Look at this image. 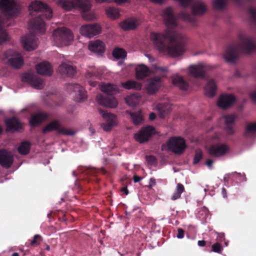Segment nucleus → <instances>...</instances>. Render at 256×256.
Wrapping results in <instances>:
<instances>
[{"label": "nucleus", "instance_id": "obj_1", "mask_svg": "<svg viewBox=\"0 0 256 256\" xmlns=\"http://www.w3.org/2000/svg\"><path fill=\"white\" fill-rule=\"evenodd\" d=\"M162 16L168 28L163 33L152 32L150 38L154 48L164 54L176 57L184 54L186 36L180 33L170 30L178 25L172 8L168 7L162 12Z\"/></svg>", "mask_w": 256, "mask_h": 256}, {"label": "nucleus", "instance_id": "obj_2", "mask_svg": "<svg viewBox=\"0 0 256 256\" xmlns=\"http://www.w3.org/2000/svg\"><path fill=\"white\" fill-rule=\"evenodd\" d=\"M238 44H231L226 50L224 58L227 62H234L237 58L239 52L250 54L256 51V44L252 38L240 34L238 36Z\"/></svg>", "mask_w": 256, "mask_h": 256}, {"label": "nucleus", "instance_id": "obj_3", "mask_svg": "<svg viewBox=\"0 0 256 256\" xmlns=\"http://www.w3.org/2000/svg\"><path fill=\"white\" fill-rule=\"evenodd\" d=\"M72 32L66 28H58L52 34V40L57 46H67L74 40Z\"/></svg>", "mask_w": 256, "mask_h": 256}, {"label": "nucleus", "instance_id": "obj_4", "mask_svg": "<svg viewBox=\"0 0 256 256\" xmlns=\"http://www.w3.org/2000/svg\"><path fill=\"white\" fill-rule=\"evenodd\" d=\"M57 5L66 11L71 10L74 8H78L83 11L91 8V3L89 0H58Z\"/></svg>", "mask_w": 256, "mask_h": 256}, {"label": "nucleus", "instance_id": "obj_5", "mask_svg": "<svg viewBox=\"0 0 256 256\" xmlns=\"http://www.w3.org/2000/svg\"><path fill=\"white\" fill-rule=\"evenodd\" d=\"M0 10L8 18L16 17L20 7L14 0H0Z\"/></svg>", "mask_w": 256, "mask_h": 256}, {"label": "nucleus", "instance_id": "obj_6", "mask_svg": "<svg viewBox=\"0 0 256 256\" xmlns=\"http://www.w3.org/2000/svg\"><path fill=\"white\" fill-rule=\"evenodd\" d=\"M167 72V68L164 67L155 66L153 70H150L145 65L141 64L136 68V76L138 80H142L150 75L151 72L159 74L164 76Z\"/></svg>", "mask_w": 256, "mask_h": 256}, {"label": "nucleus", "instance_id": "obj_7", "mask_svg": "<svg viewBox=\"0 0 256 256\" xmlns=\"http://www.w3.org/2000/svg\"><path fill=\"white\" fill-rule=\"evenodd\" d=\"M186 148L185 140L180 137H174L162 146V150H168L176 154H180Z\"/></svg>", "mask_w": 256, "mask_h": 256}, {"label": "nucleus", "instance_id": "obj_8", "mask_svg": "<svg viewBox=\"0 0 256 256\" xmlns=\"http://www.w3.org/2000/svg\"><path fill=\"white\" fill-rule=\"evenodd\" d=\"M2 59L12 67L16 68H20L24 64V60L20 54L11 50L4 53Z\"/></svg>", "mask_w": 256, "mask_h": 256}, {"label": "nucleus", "instance_id": "obj_9", "mask_svg": "<svg viewBox=\"0 0 256 256\" xmlns=\"http://www.w3.org/2000/svg\"><path fill=\"white\" fill-rule=\"evenodd\" d=\"M28 10L30 14H32L34 12H42L48 20L52 16V10L46 4L38 0L32 2L29 6Z\"/></svg>", "mask_w": 256, "mask_h": 256}, {"label": "nucleus", "instance_id": "obj_10", "mask_svg": "<svg viewBox=\"0 0 256 256\" xmlns=\"http://www.w3.org/2000/svg\"><path fill=\"white\" fill-rule=\"evenodd\" d=\"M52 130H56L58 133L64 135L72 136L75 132L71 128L62 127L58 120H54L48 124L44 129V132H47Z\"/></svg>", "mask_w": 256, "mask_h": 256}, {"label": "nucleus", "instance_id": "obj_11", "mask_svg": "<svg viewBox=\"0 0 256 256\" xmlns=\"http://www.w3.org/2000/svg\"><path fill=\"white\" fill-rule=\"evenodd\" d=\"M212 66L204 62H200L196 64L189 66L188 70L190 74L195 78H204L205 73L212 68Z\"/></svg>", "mask_w": 256, "mask_h": 256}, {"label": "nucleus", "instance_id": "obj_12", "mask_svg": "<svg viewBox=\"0 0 256 256\" xmlns=\"http://www.w3.org/2000/svg\"><path fill=\"white\" fill-rule=\"evenodd\" d=\"M100 113L104 120V122L102 124V128L104 131H110L112 128L117 124L116 116L114 114L102 110H100Z\"/></svg>", "mask_w": 256, "mask_h": 256}, {"label": "nucleus", "instance_id": "obj_13", "mask_svg": "<svg viewBox=\"0 0 256 256\" xmlns=\"http://www.w3.org/2000/svg\"><path fill=\"white\" fill-rule=\"evenodd\" d=\"M156 132L155 128L152 126L142 128L138 132L134 134V138L140 143L147 142L150 138Z\"/></svg>", "mask_w": 256, "mask_h": 256}, {"label": "nucleus", "instance_id": "obj_14", "mask_svg": "<svg viewBox=\"0 0 256 256\" xmlns=\"http://www.w3.org/2000/svg\"><path fill=\"white\" fill-rule=\"evenodd\" d=\"M80 31L82 35L91 38L99 34L101 32L102 27L96 23L84 24L80 27Z\"/></svg>", "mask_w": 256, "mask_h": 256}, {"label": "nucleus", "instance_id": "obj_15", "mask_svg": "<svg viewBox=\"0 0 256 256\" xmlns=\"http://www.w3.org/2000/svg\"><path fill=\"white\" fill-rule=\"evenodd\" d=\"M67 88L68 90H73L75 92L74 100L76 102H82L86 100V92L80 84H68Z\"/></svg>", "mask_w": 256, "mask_h": 256}, {"label": "nucleus", "instance_id": "obj_16", "mask_svg": "<svg viewBox=\"0 0 256 256\" xmlns=\"http://www.w3.org/2000/svg\"><path fill=\"white\" fill-rule=\"evenodd\" d=\"M229 150V146L224 144H212L208 150L209 154L214 157L222 156L228 153Z\"/></svg>", "mask_w": 256, "mask_h": 256}, {"label": "nucleus", "instance_id": "obj_17", "mask_svg": "<svg viewBox=\"0 0 256 256\" xmlns=\"http://www.w3.org/2000/svg\"><path fill=\"white\" fill-rule=\"evenodd\" d=\"M22 80L23 82H28L32 87L36 89H42L44 86L43 80L32 74L26 73L22 76Z\"/></svg>", "mask_w": 256, "mask_h": 256}, {"label": "nucleus", "instance_id": "obj_18", "mask_svg": "<svg viewBox=\"0 0 256 256\" xmlns=\"http://www.w3.org/2000/svg\"><path fill=\"white\" fill-rule=\"evenodd\" d=\"M22 43L24 48L28 51L32 50L38 46L37 38L32 33L22 36Z\"/></svg>", "mask_w": 256, "mask_h": 256}, {"label": "nucleus", "instance_id": "obj_19", "mask_svg": "<svg viewBox=\"0 0 256 256\" xmlns=\"http://www.w3.org/2000/svg\"><path fill=\"white\" fill-rule=\"evenodd\" d=\"M96 100L99 104L109 108H116L118 104V102L114 96L104 97L100 94L96 96Z\"/></svg>", "mask_w": 256, "mask_h": 256}, {"label": "nucleus", "instance_id": "obj_20", "mask_svg": "<svg viewBox=\"0 0 256 256\" xmlns=\"http://www.w3.org/2000/svg\"><path fill=\"white\" fill-rule=\"evenodd\" d=\"M236 98L232 94H222L217 101L218 106L222 109L229 108L235 102Z\"/></svg>", "mask_w": 256, "mask_h": 256}, {"label": "nucleus", "instance_id": "obj_21", "mask_svg": "<svg viewBox=\"0 0 256 256\" xmlns=\"http://www.w3.org/2000/svg\"><path fill=\"white\" fill-rule=\"evenodd\" d=\"M162 80L159 76L150 78L146 84V90L149 94H154L161 86Z\"/></svg>", "mask_w": 256, "mask_h": 256}, {"label": "nucleus", "instance_id": "obj_22", "mask_svg": "<svg viewBox=\"0 0 256 256\" xmlns=\"http://www.w3.org/2000/svg\"><path fill=\"white\" fill-rule=\"evenodd\" d=\"M14 162L12 153L4 150H0V164L4 168H8Z\"/></svg>", "mask_w": 256, "mask_h": 256}, {"label": "nucleus", "instance_id": "obj_23", "mask_svg": "<svg viewBox=\"0 0 256 256\" xmlns=\"http://www.w3.org/2000/svg\"><path fill=\"white\" fill-rule=\"evenodd\" d=\"M29 26L37 33L43 34L46 32V24L44 18L40 16H38L31 21Z\"/></svg>", "mask_w": 256, "mask_h": 256}, {"label": "nucleus", "instance_id": "obj_24", "mask_svg": "<svg viewBox=\"0 0 256 256\" xmlns=\"http://www.w3.org/2000/svg\"><path fill=\"white\" fill-rule=\"evenodd\" d=\"M236 118V116L234 114H224L222 117V120L224 121L226 124L225 130L228 135L232 134L234 132L232 124L234 122Z\"/></svg>", "mask_w": 256, "mask_h": 256}, {"label": "nucleus", "instance_id": "obj_25", "mask_svg": "<svg viewBox=\"0 0 256 256\" xmlns=\"http://www.w3.org/2000/svg\"><path fill=\"white\" fill-rule=\"evenodd\" d=\"M88 70L85 74L86 78L88 80V82L90 86H95L96 82V81L90 80V78L94 79L100 76V74L98 70L94 66H88Z\"/></svg>", "mask_w": 256, "mask_h": 256}, {"label": "nucleus", "instance_id": "obj_26", "mask_svg": "<svg viewBox=\"0 0 256 256\" xmlns=\"http://www.w3.org/2000/svg\"><path fill=\"white\" fill-rule=\"evenodd\" d=\"M36 70L40 74L50 76L53 72V69L50 63L43 62L36 66Z\"/></svg>", "mask_w": 256, "mask_h": 256}, {"label": "nucleus", "instance_id": "obj_27", "mask_svg": "<svg viewBox=\"0 0 256 256\" xmlns=\"http://www.w3.org/2000/svg\"><path fill=\"white\" fill-rule=\"evenodd\" d=\"M58 70L61 74L68 76H74L76 72V68L67 62H62L58 67Z\"/></svg>", "mask_w": 256, "mask_h": 256}, {"label": "nucleus", "instance_id": "obj_28", "mask_svg": "<svg viewBox=\"0 0 256 256\" xmlns=\"http://www.w3.org/2000/svg\"><path fill=\"white\" fill-rule=\"evenodd\" d=\"M104 43L98 40L90 42L88 44L90 50L97 54H101L104 52Z\"/></svg>", "mask_w": 256, "mask_h": 256}, {"label": "nucleus", "instance_id": "obj_29", "mask_svg": "<svg viewBox=\"0 0 256 256\" xmlns=\"http://www.w3.org/2000/svg\"><path fill=\"white\" fill-rule=\"evenodd\" d=\"M139 24L138 20L135 18H130L122 22L120 24V26L122 30H128L134 29Z\"/></svg>", "mask_w": 256, "mask_h": 256}, {"label": "nucleus", "instance_id": "obj_30", "mask_svg": "<svg viewBox=\"0 0 256 256\" xmlns=\"http://www.w3.org/2000/svg\"><path fill=\"white\" fill-rule=\"evenodd\" d=\"M100 90L108 94H114L120 92L119 87L117 85L110 83H103L99 86Z\"/></svg>", "mask_w": 256, "mask_h": 256}, {"label": "nucleus", "instance_id": "obj_31", "mask_svg": "<svg viewBox=\"0 0 256 256\" xmlns=\"http://www.w3.org/2000/svg\"><path fill=\"white\" fill-rule=\"evenodd\" d=\"M7 130L9 131L18 130L22 128V124L16 118H12L6 120Z\"/></svg>", "mask_w": 256, "mask_h": 256}, {"label": "nucleus", "instance_id": "obj_32", "mask_svg": "<svg viewBox=\"0 0 256 256\" xmlns=\"http://www.w3.org/2000/svg\"><path fill=\"white\" fill-rule=\"evenodd\" d=\"M173 84L178 86L182 90H187L188 88V84L184 80L182 77L176 74L172 77Z\"/></svg>", "mask_w": 256, "mask_h": 256}, {"label": "nucleus", "instance_id": "obj_33", "mask_svg": "<svg viewBox=\"0 0 256 256\" xmlns=\"http://www.w3.org/2000/svg\"><path fill=\"white\" fill-rule=\"evenodd\" d=\"M48 116L43 112H38L32 116L30 120V123L32 126H34L44 121Z\"/></svg>", "mask_w": 256, "mask_h": 256}, {"label": "nucleus", "instance_id": "obj_34", "mask_svg": "<svg viewBox=\"0 0 256 256\" xmlns=\"http://www.w3.org/2000/svg\"><path fill=\"white\" fill-rule=\"evenodd\" d=\"M192 12L194 14H202L206 10L205 4L201 2H196L192 4Z\"/></svg>", "mask_w": 256, "mask_h": 256}, {"label": "nucleus", "instance_id": "obj_35", "mask_svg": "<svg viewBox=\"0 0 256 256\" xmlns=\"http://www.w3.org/2000/svg\"><path fill=\"white\" fill-rule=\"evenodd\" d=\"M216 86L212 80H210L204 88L206 94L208 97H212L216 94Z\"/></svg>", "mask_w": 256, "mask_h": 256}, {"label": "nucleus", "instance_id": "obj_36", "mask_svg": "<svg viewBox=\"0 0 256 256\" xmlns=\"http://www.w3.org/2000/svg\"><path fill=\"white\" fill-rule=\"evenodd\" d=\"M121 84L124 88L126 90H140L142 87V84L140 82L133 80H129L126 82H122Z\"/></svg>", "mask_w": 256, "mask_h": 256}, {"label": "nucleus", "instance_id": "obj_37", "mask_svg": "<svg viewBox=\"0 0 256 256\" xmlns=\"http://www.w3.org/2000/svg\"><path fill=\"white\" fill-rule=\"evenodd\" d=\"M126 112L130 116L131 119L135 125L140 124L144 120L142 112L140 110L136 112H130L126 110Z\"/></svg>", "mask_w": 256, "mask_h": 256}, {"label": "nucleus", "instance_id": "obj_38", "mask_svg": "<svg viewBox=\"0 0 256 256\" xmlns=\"http://www.w3.org/2000/svg\"><path fill=\"white\" fill-rule=\"evenodd\" d=\"M140 99L141 97L139 94H134L126 96L125 101L128 106H134L140 103Z\"/></svg>", "mask_w": 256, "mask_h": 256}, {"label": "nucleus", "instance_id": "obj_39", "mask_svg": "<svg viewBox=\"0 0 256 256\" xmlns=\"http://www.w3.org/2000/svg\"><path fill=\"white\" fill-rule=\"evenodd\" d=\"M170 106L168 103H160L156 106V109L158 111L161 118H164L168 112Z\"/></svg>", "mask_w": 256, "mask_h": 256}, {"label": "nucleus", "instance_id": "obj_40", "mask_svg": "<svg viewBox=\"0 0 256 256\" xmlns=\"http://www.w3.org/2000/svg\"><path fill=\"white\" fill-rule=\"evenodd\" d=\"M244 135L248 138H252L256 136V122L247 124Z\"/></svg>", "mask_w": 256, "mask_h": 256}, {"label": "nucleus", "instance_id": "obj_41", "mask_svg": "<svg viewBox=\"0 0 256 256\" xmlns=\"http://www.w3.org/2000/svg\"><path fill=\"white\" fill-rule=\"evenodd\" d=\"M107 16L111 19H116L120 16V12L118 8L110 7L106 10Z\"/></svg>", "mask_w": 256, "mask_h": 256}, {"label": "nucleus", "instance_id": "obj_42", "mask_svg": "<svg viewBox=\"0 0 256 256\" xmlns=\"http://www.w3.org/2000/svg\"><path fill=\"white\" fill-rule=\"evenodd\" d=\"M112 55L116 59H124L126 56V52L123 48H116L113 50Z\"/></svg>", "mask_w": 256, "mask_h": 256}, {"label": "nucleus", "instance_id": "obj_43", "mask_svg": "<svg viewBox=\"0 0 256 256\" xmlns=\"http://www.w3.org/2000/svg\"><path fill=\"white\" fill-rule=\"evenodd\" d=\"M184 186L180 184H178L176 186V190L172 196L171 199L173 200H176L180 197L181 194L184 192Z\"/></svg>", "mask_w": 256, "mask_h": 256}, {"label": "nucleus", "instance_id": "obj_44", "mask_svg": "<svg viewBox=\"0 0 256 256\" xmlns=\"http://www.w3.org/2000/svg\"><path fill=\"white\" fill-rule=\"evenodd\" d=\"M30 148V144L28 142H22L18 148V152L22 154H26L28 153Z\"/></svg>", "mask_w": 256, "mask_h": 256}, {"label": "nucleus", "instance_id": "obj_45", "mask_svg": "<svg viewBox=\"0 0 256 256\" xmlns=\"http://www.w3.org/2000/svg\"><path fill=\"white\" fill-rule=\"evenodd\" d=\"M228 0H214L213 5L216 10H224L226 6Z\"/></svg>", "mask_w": 256, "mask_h": 256}, {"label": "nucleus", "instance_id": "obj_46", "mask_svg": "<svg viewBox=\"0 0 256 256\" xmlns=\"http://www.w3.org/2000/svg\"><path fill=\"white\" fill-rule=\"evenodd\" d=\"M90 10H88L83 11L80 10L82 12V18L88 21H92L96 20V16L95 13L94 12H86Z\"/></svg>", "mask_w": 256, "mask_h": 256}, {"label": "nucleus", "instance_id": "obj_47", "mask_svg": "<svg viewBox=\"0 0 256 256\" xmlns=\"http://www.w3.org/2000/svg\"><path fill=\"white\" fill-rule=\"evenodd\" d=\"M96 2L97 3L101 4L103 2L106 3H111L112 2H114L117 4L121 5L127 2L128 0H96Z\"/></svg>", "mask_w": 256, "mask_h": 256}, {"label": "nucleus", "instance_id": "obj_48", "mask_svg": "<svg viewBox=\"0 0 256 256\" xmlns=\"http://www.w3.org/2000/svg\"><path fill=\"white\" fill-rule=\"evenodd\" d=\"M9 38V36L6 30H2L0 32V45L8 40Z\"/></svg>", "mask_w": 256, "mask_h": 256}, {"label": "nucleus", "instance_id": "obj_49", "mask_svg": "<svg viewBox=\"0 0 256 256\" xmlns=\"http://www.w3.org/2000/svg\"><path fill=\"white\" fill-rule=\"evenodd\" d=\"M180 16L184 20L187 22H192L194 20L190 14L185 12H181Z\"/></svg>", "mask_w": 256, "mask_h": 256}, {"label": "nucleus", "instance_id": "obj_50", "mask_svg": "<svg viewBox=\"0 0 256 256\" xmlns=\"http://www.w3.org/2000/svg\"><path fill=\"white\" fill-rule=\"evenodd\" d=\"M146 160L150 166H156L157 164V160L156 158L152 156H146Z\"/></svg>", "mask_w": 256, "mask_h": 256}, {"label": "nucleus", "instance_id": "obj_51", "mask_svg": "<svg viewBox=\"0 0 256 256\" xmlns=\"http://www.w3.org/2000/svg\"><path fill=\"white\" fill-rule=\"evenodd\" d=\"M202 156V152L200 150H197L196 152V154L194 158V163L196 164L198 163L201 160Z\"/></svg>", "mask_w": 256, "mask_h": 256}, {"label": "nucleus", "instance_id": "obj_52", "mask_svg": "<svg viewBox=\"0 0 256 256\" xmlns=\"http://www.w3.org/2000/svg\"><path fill=\"white\" fill-rule=\"evenodd\" d=\"M212 251L216 252H221L222 248L220 244H219L218 242L215 243L212 246Z\"/></svg>", "mask_w": 256, "mask_h": 256}, {"label": "nucleus", "instance_id": "obj_53", "mask_svg": "<svg viewBox=\"0 0 256 256\" xmlns=\"http://www.w3.org/2000/svg\"><path fill=\"white\" fill-rule=\"evenodd\" d=\"M42 240V237L39 234H36L33 240H32L30 244L32 245H37L38 244L39 242Z\"/></svg>", "mask_w": 256, "mask_h": 256}, {"label": "nucleus", "instance_id": "obj_54", "mask_svg": "<svg viewBox=\"0 0 256 256\" xmlns=\"http://www.w3.org/2000/svg\"><path fill=\"white\" fill-rule=\"evenodd\" d=\"M180 4L183 6H187L192 3V0H177Z\"/></svg>", "mask_w": 256, "mask_h": 256}, {"label": "nucleus", "instance_id": "obj_55", "mask_svg": "<svg viewBox=\"0 0 256 256\" xmlns=\"http://www.w3.org/2000/svg\"><path fill=\"white\" fill-rule=\"evenodd\" d=\"M250 16L253 20L256 23V8H250Z\"/></svg>", "mask_w": 256, "mask_h": 256}, {"label": "nucleus", "instance_id": "obj_56", "mask_svg": "<svg viewBox=\"0 0 256 256\" xmlns=\"http://www.w3.org/2000/svg\"><path fill=\"white\" fill-rule=\"evenodd\" d=\"M178 233L177 234V238H182L184 236V232L182 228H178Z\"/></svg>", "mask_w": 256, "mask_h": 256}, {"label": "nucleus", "instance_id": "obj_57", "mask_svg": "<svg viewBox=\"0 0 256 256\" xmlns=\"http://www.w3.org/2000/svg\"><path fill=\"white\" fill-rule=\"evenodd\" d=\"M218 235V238H219L218 240L219 242H222L223 240H224V234H217Z\"/></svg>", "mask_w": 256, "mask_h": 256}, {"label": "nucleus", "instance_id": "obj_58", "mask_svg": "<svg viewBox=\"0 0 256 256\" xmlns=\"http://www.w3.org/2000/svg\"><path fill=\"white\" fill-rule=\"evenodd\" d=\"M250 98L254 102H256V90L252 92Z\"/></svg>", "mask_w": 256, "mask_h": 256}, {"label": "nucleus", "instance_id": "obj_59", "mask_svg": "<svg viewBox=\"0 0 256 256\" xmlns=\"http://www.w3.org/2000/svg\"><path fill=\"white\" fill-rule=\"evenodd\" d=\"M4 26H8V24H5L3 20V18L2 17H0V30Z\"/></svg>", "mask_w": 256, "mask_h": 256}, {"label": "nucleus", "instance_id": "obj_60", "mask_svg": "<svg viewBox=\"0 0 256 256\" xmlns=\"http://www.w3.org/2000/svg\"><path fill=\"white\" fill-rule=\"evenodd\" d=\"M156 117V115L154 112H152L149 115V118L151 120H154Z\"/></svg>", "mask_w": 256, "mask_h": 256}, {"label": "nucleus", "instance_id": "obj_61", "mask_svg": "<svg viewBox=\"0 0 256 256\" xmlns=\"http://www.w3.org/2000/svg\"><path fill=\"white\" fill-rule=\"evenodd\" d=\"M213 163V161L212 160H208L206 162V164L209 168H210Z\"/></svg>", "mask_w": 256, "mask_h": 256}, {"label": "nucleus", "instance_id": "obj_62", "mask_svg": "<svg viewBox=\"0 0 256 256\" xmlns=\"http://www.w3.org/2000/svg\"><path fill=\"white\" fill-rule=\"evenodd\" d=\"M141 180V178L138 176H134V180L135 182H138Z\"/></svg>", "mask_w": 256, "mask_h": 256}, {"label": "nucleus", "instance_id": "obj_63", "mask_svg": "<svg viewBox=\"0 0 256 256\" xmlns=\"http://www.w3.org/2000/svg\"><path fill=\"white\" fill-rule=\"evenodd\" d=\"M220 134L219 133L215 134L214 136L212 137L213 140H218L220 138Z\"/></svg>", "mask_w": 256, "mask_h": 256}, {"label": "nucleus", "instance_id": "obj_64", "mask_svg": "<svg viewBox=\"0 0 256 256\" xmlns=\"http://www.w3.org/2000/svg\"><path fill=\"white\" fill-rule=\"evenodd\" d=\"M198 244L200 246H205L206 242L204 240H199Z\"/></svg>", "mask_w": 256, "mask_h": 256}]
</instances>
